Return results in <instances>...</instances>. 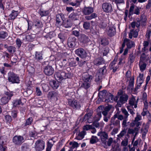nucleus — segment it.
<instances>
[{
  "label": "nucleus",
  "instance_id": "1",
  "mask_svg": "<svg viewBox=\"0 0 151 151\" xmlns=\"http://www.w3.org/2000/svg\"><path fill=\"white\" fill-rule=\"evenodd\" d=\"M73 77L72 74L70 72H66L62 70H59L56 72L54 74L55 80L50 81V84L53 89H56L59 86V83H60L62 81L66 79H71Z\"/></svg>",
  "mask_w": 151,
  "mask_h": 151
},
{
  "label": "nucleus",
  "instance_id": "2",
  "mask_svg": "<svg viewBox=\"0 0 151 151\" xmlns=\"http://www.w3.org/2000/svg\"><path fill=\"white\" fill-rule=\"evenodd\" d=\"M8 81L12 83H20L19 76L13 72L10 71L8 73Z\"/></svg>",
  "mask_w": 151,
  "mask_h": 151
},
{
  "label": "nucleus",
  "instance_id": "3",
  "mask_svg": "<svg viewBox=\"0 0 151 151\" xmlns=\"http://www.w3.org/2000/svg\"><path fill=\"white\" fill-rule=\"evenodd\" d=\"M12 141L14 145L17 146L21 145L24 141L23 136L17 135L13 137Z\"/></svg>",
  "mask_w": 151,
  "mask_h": 151
},
{
  "label": "nucleus",
  "instance_id": "4",
  "mask_svg": "<svg viewBox=\"0 0 151 151\" xmlns=\"http://www.w3.org/2000/svg\"><path fill=\"white\" fill-rule=\"evenodd\" d=\"M45 147V142L44 141L39 139L36 142L35 148L36 151H42L44 149Z\"/></svg>",
  "mask_w": 151,
  "mask_h": 151
},
{
  "label": "nucleus",
  "instance_id": "5",
  "mask_svg": "<svg viewBox=\"0 0 151 151\" xmlns=\"http://www.w3.org/2000/svg\"><path fill=\"white\" fill-rule=\"evenodd\" d=\"M75 54L82 59L86 58L87 56L86 51L83 48H78L75 51Z\"/></svg>",
  "mask_w": 151,
  "mask_h": 151
},
{
  "label": "nucleus",
  "instance_id": "6",
  "mask_svg": "<svg viewBox=\"0 0 151 151\" xmlns=\"http://www.w3.org/2000/svg\"><path fill=\"white\" fill-rule=\"evenodd\" d=\"M97 135L100 137V139L102 143L106 145V140L108 139V134L105 132H100L97 134Z\"/></svg>",
  "mask_w": 151,
  "mask_h": 151
},
{
  "label": "nucleus",
  "instance_id": "7",
  "mask_svg": "<svg viewBox=\"0 0 151 151\" xmlns=\"http://www.w3.org/2000/svg\"><path fill=\"white\" fill-rule=\"evenodd\" d=\"M65 20V16L62 13L58 14L56 16L55 21L56 24L60 25L63 24Z\"/></svg>",
  "mask_w": 151,
  "mask_h": 151
},
{
  "label": "nucleus",
  "instance_id": "8",
  "mask_svg": "<svg viewBox=\"0 0 151 151\" xmlns=\"http://www.w3.org/2000/svg\"><path fill=\"white\" fill-rule=\"evenodd\" d=\"M68 104L70 106L75 109H79L81 107L80 102L77 100H69Z\"/></svg>",
  "mask_w": 151,
  "mask_h": 151
},
{
  "label": "nucleus",
  "instance_id": "9",
  "mask_svg": "<svg viewBox=\"0 0 151 151\" xmlns=\"http://www.w3.org/2000/svg\"><path fill=\"white\" fill-rule=\"evenodd\" d=\"M56 36V34L54 31H51L47 33L44 37L50 42H52L54 41L55 37Z\"/></svg>",
  "mask_w": 151,
  "mask_h": 151
},
{
  "label": "nucleus",
  "instance_id": "10",
  "mask_svg": "<svg viewBox=\"0 0 151 151\" xmlns=\"http://www.w3.org/2000/svg\"><path fill=\"white\" fill-rule=\"evenodd\" d=\"M128 96L127 94H125L123 96H121L119 98V99L117 102V105L119 107H121L122 105L125 104L127 102L128 99Z\"/></svg>",
  "mask_w": 151,
  "mask_h": 151
},
{
  "label": "nucleus",
  "instance_id": "11",
  "mask_svg": "<svg viewBox=\"0 0 151 151\" xmlns=\"http://www.w3.org/2000/svg\"><path fill=\"white\" fill-rule=\"evenodd\" d=\"M102 8L104 12L106 13H110L113 11L111 5L107 2L103 3Z\"/></svg>",
  "mask_w": 151,
  "mask_h": 151
},
{
  "label": "nucleus",
  "instance_id": "12",
  "mask_svg": "<svg viewBox=\"0 0 151 151\" xmlns=\"http://www.w3.org/2000/svg\"><path fill=\"white\" fill-rule=\"evenodd\" d=\"M76 38L74 37L70 36V37L68 41V46L70 48L74 47L76 45Z\"/></svg>",
  "mask_w": 151,
  "mask_h": 151
},
{
  "label": "nucleus",
  "instance_id": "13",
  "mask_svg": "<svg viewBox=\"0 0 151 151\" xmlns=\"http://www.w3.org/2000/svg\"><path fill=\"white\" fill-rule=\"evenodd\" d=\"M54 72V69L52 66L47 65L44 68V73L47 76H51Z\"/></svg>",
  "mask_w": 151,
  "mask_h": 151
},
{
  "label": "nucleus",
  "instance_id": "14",
  "mask_svg": "<svg viewBox=\"0 0 151 151\" xmlns=\"http://www.w3.org/2000/svg\"><path fill=\"white\" fill-rule=\"evenodd\" d=\"M80 15L79 12L76 10L69 14V18L72 21H75L78 20Z\"/></svg>",
  "mask_w": 151,
  "mask_h": 151
},
{
  "label": "nucleus",
  "instance_id": "15",
  "mask_svg": "<svg viewBox=\"0 0 151 151\" xmlns=\"http://www.w3.org/2000/svg\"><path fill=\"white\" fill-rule=\"evenodd\" d=\"M68 35V32L65 31H62L58 34V37L60 39V41L63 42L67 38Z\"/></svg>",
  "mask_w": 151,
  "mask_h": 151
},
{
  "label": "nucleus",
  "instance_id": "16",
  "mask_svg": "<svg viewBox=\"0 0 151 151\" xmlns=\"http://www.w3.org/2000/svg\"><path fill=\"white\" fill-rule=\"evenodd\" d=\"M105 62L104 58L101 57L95 58L93 61L94 65L97 66L104 64Z\"/></svg>",
  "mask_w": 151,
  "mask_h": 151
},
{
  "label": "nucleus",
  "instance_id": "17",
  "mask_svg": "<svg viewBox=\"0 0 151 151\" xmlns=\"http://www.w3.org/2000/svg\"><path fill=\"white\" fill-rule=\"evenodd\" d=\"M19 14L18 11H15L13 10L12 11L11 13L9 16V20H13L15 19Z\"/></svg>",
  "mask_w": 151,
  "mask_h": 151
},
{
  "label": "nucleus",
  "instance_id": "18",
  "mask_svg": "<svg viewBox=\"0 0 151 151\" xmlns=\"http://www.w3.org/2000/svg\"><path fill=\"white\" fill-rule=\"evenodd\" d=\"M93 12V8L91 6H85L82 10V12L85 15H88L91 14Z\"/></svg>",
  "mask_w": 151,
  "mask_h": 151
},
{
  "label": "nucleus",
  "instance_id": "19",
  "mask_svg": "<svg viewBox=\"0 0 151 151\" xmlns=\"http://www.w3.org/2000/svg\"><path fill=\"white\" fill-rule=\"evenodd\" d=\"M80 41L83 43H88L90 40L88 36L84 34H81L79 38Z\"/></svg>",
  "mask_w": 151,
  "mask_h": 151
},
{
  "label": "nucleus",
  "instance_id": "20",
  "mask_svg": "<svg viewBox=\"0 0 151 151\" xmlns=\"http://www.w3.org/2000/svg\"><path fill=\"white\" fill-rule=\"evenodd\" d=\"M4 47L7 49L9 53L11 54H14L16 51V48L12 46H8L7 44L4 45Z\"/></svg>",
  "mask_w": 151,
  "mask_h": 151
},
{
  "label": "nucleus",
  "instance_id": "21",
  "mask_svg": "<svg viewBox=\"0 0 151 151\" xmlns=\"http://www.w3.org/2000/svg\"><path fill=\"white\" fill-rule=\"evenodd\" d=\"M42 55V51H35L34 57L35 60L37 61L42 60L43 59Z\"/></svg>",
  "mask_w": 151,
  "mask_h": 151
},
{
  "label": "nucleus",
  "instance_id": "22",
  "mask_svg": "<svg viewBox=\"0 0 151 151\" xmlns=\"http://www.w3.org/2000/svg\"><path fill=\"white\" fill-rule=\"evenodd\" d=\"M106 33L109 37H113L116 34V28L113 27H109V29L107 30Z\"/></svg>",
  "mask_w": 151,
  "mask_h": 151
},
{
  "label": "nucleus",
  "instance_id": "23",
  "mask_svg": "<svg viewBox=\"0 0 151 151\" xmlns=\"http://www.w3.org/2000/svg\"><path fill=\"white\" fill-rule=\"evenodd\" d=\"M92 78V76L88 73L84 74L82 76V81L88 82L91 83Z\"/></svg>",
  "mask_w": 151,
  "mask_h": 151
},
{
  "label": "nucleus",
  "instance_id": "24",
  "mask_svg": "<svg viewBox=\"0 0 151 151\" xmlns=\"http://www.w3.org/2000/svg\"><path fill=\"white\" fill-rule=\"evenodd\" d=\"M27 100L26 99L24 98H21L18 99H16L14 100L13 102V104L14 106H17L21 105H23L24 104V103L22 102V101L24 102H26Z\"/></svg>",
  "mask_w": 151,
  "mask_h": 151
},
{
  "label": "nucleus",
  "instance_id": "25",
  "mask_svg": "<svg viewBox=\"0 0 151 151\" xmlns=\"http://www.w3.org/2000/svg\"><path fill=\"white\" fill-rule=\"evenodd\" d=\"M58 93L57 92L55 91H49L48 94V98L50 99L57 98Z\"/></svg>",
  "mask_w": 151,
  "mask_h": 151
},
{
  "label": "nucleus",
  "instance_id": "26",
  "mask_svg": "<svg viewBox=\"0 0 151 151\" xmlns=\"http://www.w3.org/2000/svg\"><path fill=\"white\" fill-rule=\"evenodd\" d=\"M114 95L111 93H108L105 96V101L107 102H113L114 100Z\"/></svg>",
  "mask_w": 151,
  "mask_h": 151
},
{
  "label": "nucleus",
  "instance_id": "27",
  "mask_svg": "<svg viewBox=\"0 0 151 151\" xmlns=\"http://www.w3.org/2000/svg\"><path fill=\"white\" fill-rule=\"evenodd\" d=\"M14 93H15V92L8 90L7 91H4V94L6 97L10 100L12 97L14 95Z\"/></svg>",
  "mask_w": 151,
  "mask_h": 151
},
{
  "label": "nucleus",
  "instance_id": "28",
  "mask_svg": "<svg viewBox=\"0 0 151 151\" xmlns=\"http://www.w3.org/2000/svg\"><path fill=\"white\" fill-rule=\"evenodd\" d=\"M103 76L99 74L98 73H97L95 79V82L98 84L100 85L101 83L102 82V79Z\"/></svg>",
  "mask_w": 151,
  "mask_h": 151
},
{
  "label": "nucleus",
  "instance_id": "29",
  "mask_svg": "<svg viewBox=\"0 0 151 151\" xmlns=\"http://www.w3.org/2000/svg\"><path fill=\"white\" fill-rule=\"evenodd\" d=\"M100 44L104 46H105L109 44V41L106 37H101L100 38Z\"/></svg>",
  "mask_w": 151,
  "mask_h": 151
},
{
  "label": "nucleus",
  "instance_id": "30",
  "mask_svg": "<svg viewBox=\"0 0 151 151\" xmlns=\"http://www.w3.org/2000/svg\"><path fill=\"white\" fill-rule=\"evenodd\" d=\"M83 0H75L74 2H71L69 3L70 5L72 6H75L76 7L80 6L81 3Z\"/></svg>",
  "mask_w": 151,
  "mask_h": 151
},
{
  "label": "nucleus",
  "instance_id": "31",
  "mask_svg": "<svg viewBox=\"0 0 151 151\" xmlns=\"http://www.w3.org/2000/svg\"><path fill=\"white\" fill-rule=\"evenodd\" d=\"M91 83L83 81H82L80 87L81 88H83L87 90L90 87Z\"/></svg>",
  "mask_w": 151,
  "mask_h": 151
},
{
  "label": "nucleus",
  "instance_id": "32",
  "mask_svg": "<svg viewBox=\"0 0 151 151\" xmlns=\"http://www.w3.org/2000/svg\"><path fill=\"white\" fill-rule=\"evenodd\" d=\"M128 40L127 42V43L126 44L127 48L128 49H130L132 47H134V42L128 39Z\"/></svg>",
  "mask_w": 151,
  "mask_h": 151
},
{
  "label": "nucleus",
  "instance_id": "33",
  "mask_svg": "<svg viewBox=\"0 0 151 151\" xmlns=\"http://www.w3.org/2000/svg\"><path fill=\"white\" fill-rule=\"evenodd\" d=\"M50 12V10H42L41 9H40L38 12V13L40 15L41 17L44 16H47Z\"/></svg>",
  "mask_w": 151,
  "mask_h": 151
},
{
  "label": "nucleus",
  "instance_id": "34",
  "mask_svg": "<svg viewBox=\"0 0 151 151\" xmlns=\"http://www.w3.org/2000/svg\"><path fill=\"white\" fill-rule=\"evenodd\" d=\"M91 112H89V113H86L83 117L82 119V122L86 121L91 118L93 113V111H91Z\"/></svg>",
  "mask_w": 151,
  "mask_h": 151
},
{
  "label": "nucleus",
  "instance_id": "35",
  "mask_svg": "<svg viewBox=\"0 0 151 151\" xmlns=\"http://www.w3.org/2000/svg\"><path fill=\"white\" fill-rule=\"evenodd\" d=\"M32 122V117H30L26 119L25 122L22 125V127H24L30 125L31 124Z\"/></svg>",
  "mask_w": 151,
  "mask_h": 151
},
{
  "label": "nucleus",
  "instance_id": "36",
  "mask_svg": "<svg viewBox=\"0 0 151 151\" xmlns=\"http://www.w3.org/2000/svg\"><path fill=\"white\" fill-rule=\"evenodd\" d=\"M25 38L27 41L32 42L35 39L36 35L33 34L28 35L26 36Z\"/></svg>",
  "mask_w": 151,
  "mask_h": 151
},
{
  "label": "nucleus",
  "instance_id": "37",
  "mask_svg": "<svg viewBox=\"0 0 151 151\" xmlns=\"http://www.w3.org/2000/svg\"><path fill=\"white\" fill-rule=\"evenodd\" d=\"M100 52L102 53L103 56H106L109 52V48L108 47L102 48V49H100Z\"/></svg>",
  "mask_w": 151,
  "mask_h": 151
},
{
  "label": "nucleus",
  "instance_id": "38",
  "mask_svg": "<svg viewBox=\"0 0 151 151\" xmlns=\"http://www.w3.org/2000/svg\"><path fill=\"white\" fill-rule=\"evenodd\" d=\"M74 60L77 62V64L78 65L79 67H82L85 64L86 61L85 60H83L81 59L80 60L78 57H76Z\"/></svg>",
  "mask_w": 151,
  "mask_h": 151
},
{
  "label": "nucleus",
  "instance_id": "39",
  "mask_svg": "<svg viewBox=\"0 0 151 151\" xmlns=\"http://www.w3.org/2000/svg\"><path fill=\"white\" fill-rule=\"evenodd\" d=\"M10 100L6 96L2 97L0 100V104L1 105H5L8 103Z\"/></svg>",
  "mask_w": 151,
  "mask_h": 151
},
{
  "label": "nucleus",
  "instance_id": "40",
  "mask_svg": "<svg viewBox=\"0 0 151 151\" xmlns=\"http://www.w3.org/2000/svg\"><path fill=\"white\" fill-rule=\"evenodd\" d=\"M6 140L4 136H1L0 137V147L6 146Z\"/></svg>",
  "mask_w": 151,
  "mask_h": 151
},
{
  "label": "nucleus",
  "instance_id": "41",
  "mask_svg": "<svg viewBox=\"0 0 151 151\" xmlns=\"http://www.w3.org/2000/svg\"><path fill=\"white\" fill-rule=\"evenodd\" d=\"M120 122L119 120H116L115 121V120H112V119L111 120V123L110 125L111 126L110 128H113V126L112 127L111 125H113V126H118L120 125Z\"/></svg>",
  "mask_w": 151,
  "mask_h": 151
},
{
  "label": "nucleus",
  "instance_id": "42",
  "mask_svg": "<svg viewBox=\"0 0 151 151\" xmlns=\"http://www.w3.org/2000/svg\"><path fill=\"white\" fill-rule=\"evenodd\" d=\"M106 66H104L102 68H100L98 70V73L103 76L106 72Z\"/></svg>",
  "mask_w": 151,
  "mask_h": 151
},
{
  "label": "nucleus",
  "instance_id": "43",
  "mask_svg": "<svg viewBox=\"0 0 151 151\" xmlns=\"http://www.w3.org/2000/svg\"><path fill=\"white\" fill-rule=\"evenodd\" d=\"M62 25L66 28L71 27L72 26V23L70 20L68 19L66 21L65 20Z\"/></svg>",
  "mask_w": 151,
  "mask_h": 151
},
{
  "label": "nucleus",
  "instance_id": "44",
  "mask_svg": "<svg viewBox=\"0 0 151 151\" xmlns=\"http://www.w3.org/2000/svg\"><path fill=\"white\" fill-rule=\"evenodd\" d=\"M140 20L139 21L140 22H141V25L142 26H144L146 25V21L147 20V18L142 15L140 16Z\"/></svg>",
  "mask_w": 151,
  "mask_h": 151
},
{
  "label": "nucleus",
  "instance_id": "45",
  "mask_svg": "<svg viewBox=\"0 0 151 151\" xmlns=\"http://www.w3.org/2000/svg\"><path fill=\"white\" fill-rule=\"evenodd\" d=\"M117 60V56L116 55L114 59V60L110 63L109 65L110 69L112 70L113 68L114 65H115L116 63Z\"/></svg>",
  "mask_w": 151,
  "mask_h": 151
},
{
  "label": "nucleus",
  "instance_id": "46",
  "mask_svg": "<svg viewBox=\"0 0 151 151\" xmlns=\"http://www.w3.org/2000/svg\"><path fill=\"white\" fill-rule=\"evenodd\" d=\"M8 35V33L6 32L3 31H0V39H5L6 37H7Z\"/></svg>",
  "mask_w": 151,
  "mask_h": 151
},
{
  "label": "nucleus",
  "instance_id": "47",
  "mask_svg": "<svg viewBox=\"0 0 151 151\" xmlns=\"http://www.w3.org/2000/svg\"><path fill=\"white\" fill-rule=\"evenodd\" d=\"M135 57L132 54H130L129 57L128 58V60L129 62L130 63V64H132L134 61Z\"/></svg>",
  "mask_w": 151,
  "mask_h": 151
},
{
  "label": "nucleus",
  "instance_id": "48",
  "mask_svg": "<svg viewBox=\"0 0 151 151\" xmlns=\"http://www.w3.org/2000/svg\"><path fill=\"white\" fill-rule=\"evenodd\" d=\"M27 21L28 23V28L27 30L25 33H29L32 30V25L31 22L27 19Z\"/></svg>",
  "mask_w": 151,
  "mask_h": 151
},
{
  "label": "nucleus",
  "instance_id": "49",
  "mask_svg": "<svg viewBox=\"0 0 151 151\" xmlns=\"http://www.w3.org/2000/svg\"><path fill=\"white\" fill-rule=\"evenodd\" d=\"M135 103V97L132 95V97L130 98L129 101V104L132 106H133L134 105V104Z\"/></svg>",
  "mask_w": 151,
  "mask_h": 151
},
{
  "label": "nucleus",
  "instance_id": "50",
  "mask_svg": "<svg viewBox=\"0 0 151 151\" xmlns=\"http://www.w3.org/2000/svg\"><path fill=\"white\" fill-rule=\"evenodd\" d=\"M97 14L95 13H93L90 16H86L85 17V19L87 20H90L97 17Z\"/></svg>",
  "mask_w": 151,
  "mask_h": 151
},
{
  "label": "nucleus",
  "instance_id": "51",
  "mask_svg": "<svg viewBox=\"0 0 151 151\" xmlns=\"http://www.w3.org/2000/svg\"><path fill=\"white\" fill-rule=\"evenodd\" d=\"M69 145H72V146L70 147V148H72L73 149L75 148H77L79 147V144L78 143L75 141L70 142Z\"/></svg>",
  "mask_w": 151,
  "mask_h": 151
},
{
  "label": "nucleus",
  "instance_id": "52",
  "mask_svg": "<svg viewBox=\"0 0 151 151\" xmlns=\"http://www.w3.org/2000/svg\"><path fill=\"white\" fill-rule=\"evenodd\" d=\"M134 78L130 79L129 82V87L131 90H133L134 88Z\"/></svg>",
  "mask_w": 151,
  "mask_h": 151
},
{
  "label": "nucleus",
  "instance_id": "53",
  "mask_svg": "<svg viewBox=\"0 0 151 151\" xmlns=\"http://www.w3.org/2000/svg\"><path fill=\"white\" fill-rule=\"evenodd\" d=\"M101 111H97V113L95 116V119L96 121H99L101 117Z\"/></svg>",
  "mask_w": 151,
  "mask_h": 151
},
{
  "label": "nucleus",
  "instance_id": "54",
  "mask_svg": "<svg viewBox=\"0 0 151 151\" xmlns=\"http://www.w3.org/2000/svg\"><path fill=\"white\" fill-rule=\"evenodd\" d=\"M5 118L7 123H10L12 121V119L11 116L9 115H6Z\"/></svg>",
  "mask_w": 151,
  "mask_h": 151
},
{
  "label": "nucleus",
  "instance_id": "55",
  "mask_svg": "<svg viewBox=\"0 0 151 151\" xmlns=\"http://www.w3.org/2000/svg\"><path fill=\"white\" fill-rule=\"evenodd\" d=\"M35 26L37 28H41L42 27V22L39 20H37L35 22Z\"/></svg>",
  "mask_w": 151,
  "mask_h": 151
},
{
  "label": "nucleus",
  "instance_id": "56",
  "mask_svg": "<svg viewBox=\"0 0 151 151\" xmlns=\"http://www.w3.org/2000/svg\"><path fill=\"white\" fill-rule=\"evenodd\" d=\"M90 24L89 22H84L83 24V28L85 29H89L90 27Z\"/></svg>",
  "mask_w": 151,
  "mask_h": 151
},
{
  "label": "nucleus",
  "instance_id": "57",
  "mask_svg": "<svg viewBox=\"0 0 151 151\" xmlns=\"http://www.w3.org/2000/svg\"><path fill=\"white\" fill-rule=\"evenodd\" d=\"M53 146V144L49 142L47 143V146L46 148V151H51V148Z\"/></svg>",
  "mask_w": 151,
  "mask_h": 151
},
{
  "label": "nucleus",
  "instance_id": "58",
  "mask_svg": "<svg viewBox=\"0 0 151 151\" xmlns=\"http://www.w3.org/2000/svg\"><path fill=\"white\" fill-rule=\"evenodd\" d=\"M29 145L26 143L23 144L21 147L22 151H27L29 148Z\"/></svg>",
  "mask_w": 151,
  "mask_h": 151
},
{
  "label": "nucleus",
  "instance_id": "59",
  "mask_svg": "<svg viewBox=\"0 0 151 151\" xmlns=\"http://www.w3.org/2000/svg\"><path fill=\"white\" fill-rule=\"evenodd\" d=\"M18 111L17 110H14L11 111V116L14 119H15L17 118V116Z\"/></svg>",
  "mask_w": 151,
  "mask_h": 151
},
{
  "label": "nucleus",
  "instance_id": "60",
  "mask_svg": "<svg viewBox=\"0 0 151 151\" xmlns=\"http://www.w3.org/2000/svg\"><path fill=\"white\" fill-rule=\"evenodd\" d=\"M37 132L35 131L29 132V136L32 137H35L37 136Z\"/></svg>",
  "mask_w": 151,
  "mask_h": 151
},
{
  "label": "nucleus",
  "instance_id": "61",
  "mask_svg": "<svg viewBox=\"0 0 151 151\" xmlns=\"http://www.w3.org/2000/svg\"><path fill=\"white\" fill-rule=\"evenodd\" d=\"M126 130L124 129L120 133L117 135L119 139L122 137L126 133Z\"/></svg>",
  "mask_w": 151,
  "mask_h": 151
},
{
  "label": "nucleus",
  "instance_id": "62",
  "mask_svg": "<svg viewBox=\"0 0 151 151\" xmlns=\"http://www.w3.org/2000/svg\"><path fill=\"white\" fill-rule=\"evenodd\" d=\"M134 8V5H132L131 6L129 10V14L128 16L129 17H130V16L133 14V12Z\"/></svg>",
  "mask_w": 151,
  "mask_h": 151
},
{
  "label": "nucleus",
  "instance_id": "63",
  "mask_svg": "<svg viewBox=\"0 0 151 151\" xmlns=\"http://www.w3.org/2000/svg\"><path fill=\"white\" fill-rule=\"evenodd\" d=\"M150 114V111L148 110H145L144 109H143L141 113V115L143 116H146L149 115Z\"/></svg>",
  "mask_w": 151,
  "mask_h": 151
},
{
  "label": "nucleus",
  "instance_id": "64",
  "mask_svg": "<svg viewBox=\"0 0 151 151\" xmlns=\"http://www.w3.org/2000/svg\"><path fill=\"white\" fill-rule=\"evenodd\" d=\"M97 138V137L96 136H92L90 140V142L91 144H93L96 142V139Z\"/></svg>",
  "mask_w": 151,
  "mask_h": 151
}]
</instances>
